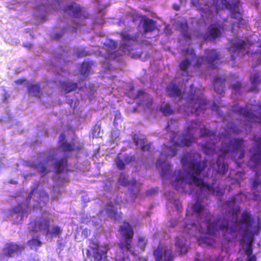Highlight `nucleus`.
I'll return each mask as SVG.
<instances>
[{"mask_svg":"<svg viewBox=\"0 0 261 261\" xmlns=\"http://www.w3.org/2000/svg\"><path fill=\"white\" fill-rule=\"evenodd\" d=\"M194 159H191L188 163V167L191 172L193 174L190 175L189 181L186 182L185 175L181 169L175 171L176 178L172 183L174 189L176 190L183 189L186 183L191 185L194 184L198 187L202 192H206L207 195H215V190L213 188V185L204 182L203 180L198 177L196 175L200 174L207 167V161L205 160L197 161L198 159H201L199 153L195 152L192 155Z\"/></svg>","mask_w":261,"mask_h":261,"instance_id":"nucleus-1","label":"nucleus"},{"mask_svg":"<svg viewBox=\"0 0 261 261\" xmlns=\"http://www.w3.org/2000/svg\"><path fill=\"white\" fill-rule=\"evenodd\" d=\"M56 149L51 148L48 150L45 160L37 162H33L30 164V166L36 169L38 172L45 175L50 171L51 164L49 162H53L56 173H60L64 171L68 172L70 170L68 169L67 156L64 155L56 158Z\"/></svg>","mask_w":261,"mask_h":261,"instance_id":"nucleus-2","label":"nucleus"},{"mask_svg":"<svg viewBox=\"0 0 261 261\" xmlns=\"http://www.w3.org/2000/svg\"><path fill=\"white\" fill-rule=\"evenodd\" d=\"M205 218L207 232L209 234H215L220 230L224 236L227 234L233 236L237 231V222L230 220L227 217H219L214 220L213 215L207 213Z\"/></svg>","mask_w":261,"mask_h":261,"instance_id":"nucleus-3","label":"nucleus"},{"mask_svg":"<svg viewBox=\"0 0 261 261\" xmlns=\"http://www.w3.org/2000/svg\"><path fill=\"white\" fill-rule=\"evenodd\" d=\"M122 43L119 49L124 54L134 58H138L141 56L140 54H134L132 51L139 43V34L138 32H134L130 30H125L120 33Z\"/></svg>","mask_w":261,"mask_h":261,"instance_id":"nucleus-4","label":"nucleus"},{"mask_svg":"<svg viewBox=\"0 0 261 261\" xmlns=\"http://www.w3.org/2000/svg\"><path fill=\"white\" fill-rule=\"evenodd\" d=\"M232 111L238 115H242L249 123L261 122V105L247 103L244 107L234 105Z\"/></svg>","mask_w":261,"mask_h":261,"instance_id":"nucleus-5","label":"nucleus"},{"mask_svg":"<svg viewBox=\"0 0 261 261\" xmlns=\"http://www.w3.org/2000/svg\"><path fill=\"white\" fill-rule=\"evenodd\" d=\"M246 141L243 138H231L228 143L223 144L221 149V155L224 158L229 153L236 155L239 153V158L243 159L245 154Z\"/></svg>","mask_w":261,"mask_h":261,"instance_id":"nucleus-6","label":"nucleus"},{"mask_svg":"<svg viewBox=\"0 0 261 261\" xmlns=\"http://www.w3.org/2000/svg\"><path fill=\"white\" fill-rule=\"evenodd\" d=\"M119 230L122 238V240L119 243L120 248L123 252L130 251L134 236L133 228L128 223H127L126 225L121 226Z\"/></svg>","mask_w":261,"mask_h":261,"instance_id":"nucleus-7","label":"nucleus"},{"mask_svg":"<svg viewBox=\"0 0 261 261\" xmlns=\"http://www.w3.org/2000/svg\"><path fill=\"white\" fill-rule=\"evenodd\" d=\"M50 220L48 218L38 217L30 223V228L32 231H45V234L49 233V227Z\"/></svg>","mask_w":261,"mask_h":261,"instance_id":"nucleus-8","label":"nucleus"},{"mask_svg":"<svg viewBox=\"0 0 261 261\" xmlns=\"http://www.w3.org/2000/svg\"><path fill=\"white\" fill-rule=\"evenodd\" d=\"M205 54L206 67L211 69L217 68L220 64V53L215 49H206Z\"/></svg>","mask_w":261,"mask_h":261,"instance_id":"nucleus-9","label":"nucleus"},{"mask_svg":"<svg viewBox=\"0 0 261 261\" xmlns=\"http://www.w3.org/2000/svg\"><path fill=\"white\" fill-rule=\"evenodd\" d=\"M23 250L24 248L21 245L13 242L7 243L3 248V253L7 257H12L20 255Z\"/></svg>","mask_w":261,"mask_h":261,"instance_id":"nucleus-10","label":"nucleus"},{"mask_svg":"<svg viewBox=\"0 0 261 261\" xmlns=\"http://www.w3.org/2000/svg\"><path fill=\"white\" fill-rule=\"evenodd\" d=\"M117 46V42L111 39L107 40L104 43L102 48L106 51L103 55L105 59H114L118 56L116 54Z\"/></svg>","mask_w":261,"mask_h":261,"instance_id":"nucleus-11","label":"nucleus"},{"mask_svg":"<svg viewBox=\"0 0 261 261\" xmlns=\"http://www.w3.org/2000/svg\"><path fill=\"white\" fill-rule=\"evenodd\" d=\"M153 254L155 261H172L173 254L171 250L164 249L162 247L158 246L154 249Z\"/></svg>","mask_w":261,"mask_h":261,"instance_id":"nucleus-12","label":"nucleus"},{"mask_svg":"<svg viewBox=\"0 0 261 261\" xmlns=\"http://www.w3.org/2000/svg\"><path fill=\"white\" fill-rule=\"evenodd\" d=\"M194 141V138L192 136H190L189 138H183L180 143H178L176 142L172 141L173 142V145L172 146H167V148L168 149V150L169 151V152L170 153V155L171 156H173L175 155L176 154V152L178 150V147L181 146H186V147H189L190 146L192 143Z\"/></svg>","mask_w":261,"mask_h":261,"instance_id":"nucleus-13","label":"nucleus"},{"mask_svg":"<svg viewBox=\"0 0 261 261\" xmlns=\"http://www.w3.org/2000/svg\"><path fill=\"white\" fill-rule=\"evenodd\" d=\"M223 8L226 9L231 11V17L232 18L237 19L240 22L243 20L241 14L238 10V2L230 4L227 0H221Z\"/></svg>","mask_w":261,"mask_h":261,"instance_id":"nucleus-14","label":"nucleus"},{"mask_svg":"<svg viewBox=\"0 0 261 261\" xmlns=\"http://www.w3.org/2000/svg\"><path fill=\"white\" fill-rule=\"evenodd\" d=\"M226 29L222 23L216 21L214 24H211L208 28V36L211 37L212 40H215L219 37L221 32H224Z\"/></svg>","mask_w":261,"mask_h":261,"instance_id":"nucleus-15","label":"nucleus"},{"mask_svg":"<svg viewBox=\"0 0 261 261\" xmlns=\"http://www.w3.org/2000/svg\"><path fill=\"white\" fill-rule=\"evenodd\" d=\"M64 11L75 18H79L83 16L82 8L79 5L75 3L67 5Z\"/></svg>","mask_w":261,"mask_h":261,"instance_id":"nucleus-16","label":"nucleus"},{"mask_svg":"<svg viewBox=\"0 0 261 261\" xmlns=\"http://www.w3.org/2000/svg\"><path fill=\"white\" fill-rule=\"evenodd\" d=\"M175 245L178 252L181 254H185L188 250L189 246L187 244V241L183 236L176 238Z\"/></svg>","mask_w":261,"mask_h":261,"instance_id":"nucleus-17","label":"nucleus"},{"mask_svg":"<svg viewBox=\"0 0 261 261\" xmlns=\"http://www.w3.org/2000/svg\"><path fill=\"white\" fill-rule=\"evenodd\" d=\"M106 209L108 215L115 220H119L121 219L122 213H118L117 210L114 208V205L112 201H108L106 204Z\"/></svg>","mask_w":261,"mask_h":261,"instance_id":"nucleus-18","label":"nucleus"},{"mask_svg":"<svg viewBox=\"0 0 261 261\" xmlns=\"http://www.w3.org/2000/svg\"><path fill=\"white\" fill-rule=\"evenodd\" d=\"M226 79L224 76L216 77L214 80V89L219 94L224 92L225 83Z\"/></svg>","mask_w":261,"mask_h":261,"instance_id":"nucleus-19","label":"nucleus"},{"mask_svg":"<svg viewBox=\"0 0 261 261\" xmlns=\"http://www.w3.org/2000/svg\"><path fill=\"white\" fill-rule=\"evenodd\" d=\"M27 91L29 95L40 97L42 94L41 89L38 83H30L27 86Z\"/></svg>","mask_w":261,"mask_h":261,"instance_id":"nucleus-20","label":"nucleus"},{"mask_svg":"<svg viewBox=\"0 0 261 261\" xmlns=\"http://www.w3.org/2000/svg\"><path fill=\"white\" fill-rule=\"evenodd\" d=\"M104 250H101L99 246L93 248L94 251V258L95 260L100 261L102 259L103 257H106L108 250H109V246L105 245Z\"/></svg>","mask_w":261,"mask_h":261,"instance_id":"nucleus-21","label":"nucleus"},{"mask_svg":"<svg viewBox=\"0 0 261 261\" xmlns=\"http://www.w3.org/2000/svg\"><path fill=\"white\" fill-rule=\"evenodd\" d=\"M60 147L64 151H80L83 147V145L75 146L74 142H63L60 144Z\"/></svg>","mask_w":261,"mask_h":261,"instance_id":"nucleus-22","label":"nucleus"},{"mask_svg":"<svg viewBox=\"0 0 261 261\" xmlns=\"http://www.w3.org/2000/svg\"><path fill=\"white\" fill-rule=\"evenodd\" d=\"M156 28L155 22L152 19L146 18L144 20L143 28L144 33L153 32Z\"/></svg>","mask_w":261,"mask_h":261,"instance_id":"nucleus-23","label":"nucleus"},{"mask_svg":"<svg viewBox=\"0 0 261 261\" xmlns=\"http://www.w3.org/2000/svg\"><path fill=\"white\" fill-rule=\"evenodd\" d=\"M168 94L172 97H180L181 96V90L175 84H170L166 89Z\"/></svg>","mask_w":261,"mask_h":261,"instance_id":"nucleus-24","label":"nucleus"},{"mask_svg":"<svg viewBox=\"0 0 261 261\" xmlns=\"http://www.w3.org/2000/svg\"><path fill=\"white\" fill-rule=\"evenodd\" d=\"M253 222V218L250 212L244 211L241 215V223L246 225V227H251Z\"/></svg>","mask_w":261,"mask_h":261,"instance_id":"nucleus-25","label":"nucleus"},{"mask_svg":"<svg viewBox=\"0 0 261 261\" xmlns=\"http://www.w3.org/2000/svg\"><path fill=\"white\" fill-rule=\"evenodd\" d=\"M61 85L66 93L75 91L78 88V84L76 83H71L69 82L63 81Z\"/></svg>","mask_w":261,"mask_h":261,"instance_id":"nucleus-26","label":"nucleus"},{"mask_svg":"<svg viewBox=\"0 0 261 261\" xmlns=\"http://www.w3.org/2000/svg\"><path fill=\"white\" fill-rule=\"evenodd\" d=\"M217 169L218 172L224 174L228 170V165L221 161L220 158H218L216 161Z\"/></svg>","mask_w":261,"mask_h":261,"instance_id":"nucleus-27","label":"nucleus"},{"mask_svg":"<svg viewBox=\"0 0 261 261\" xmlns=\"http://www.w3.org/2000/svg\"><path fill=\"white\" fill-rule=\"evenodd\" d=\"M190 54L191 55V58H195V62L194 65L195 68H199L201 67L204 63V58L203 56H197L193 49H192Z\"/></svg>","mask_w":261,"mask_h":261,"instance_id":"nucleus-28","label":"nucleus"},{"mask_svg":"<svg viewBox=\"0 0 261 261\" xmlns=\"http://www.w3.org/2000/svg\"><path fill=\"white\" fill-rule=\"evenodd\" d=\"M138 96L139 97L142 96L143 98H146L145 100H143L142 104L145 106L147 107H149L151 106L153 102L152 98L147 93L140 91L138 93Z\"/></svg>","mask_w":261,"mask_h":261,"instance_id":"nucleus-29","label":"nucleus"},{"mask_svg":"<svg viewBox=\"0 0 261 261\" xmlns=\"http://www.w3.org/2000/svg\"><path fill=\"white\" fill-rule=\"evenodd\" d=\"M188 100L189 101V102L190 103H191V104H193V103H194V104H195L197 101H198V108H197L196 109H197L198 108L205 109V108L203 107V105L206 104V100H200L199 101L198 97H196L194 94H189L188 95Z\"/></svg>","mask_w":261,"mask_h":261,"instance_id":"nucleus-30","label":"nucleus"},{"mask_svg":"<svg viewBox=\"0 0 261 261\" xmlns=\"http://www.w3.org/2000/svg\"><path fill=\"white\" fill-rule=\"evenodd\" d=\"M190 64H191V62L188 59H186L182 60L180 62V63L179 64V68H180V70L182 71H183V73H182L183 75H185V76L189 75V71H188V68L190 66Z\"/></svg>","mask_w":261,"mask_h":261,"instance_id":"nucleus-31","label":"nucleus"},{"mask_svg":"<svg viewBox=\"0 0 261 261\" xmlns=\"http://www.w3.org/2000/svg\"><path fill=\"white\" fill-rule=\"evenodd\" d=\"M250 81L253 86L259 84L261 83L260 73L259 72L252 73L250 76Z\"/></svg>","mask_w":261,"mask_h":261,"instance_id":"nucleus-32","label":"nucleus"},{"mask_svg":"<svg viewBox=\"0 0 261 261\" xmlns=\"http://www.w3.org/2000/svg\"><path fill=\"white\" fill-rule=\"evenodd\" d=\"M132 138L133 142L136 146L140 147L141 146L143 145V144L146 143V138H144V137H141L138 134H133Z\"/></svg>","mask_w":261,"mask_h":261,"instance_id":"nucleus-33","label":"nucleus"},{"mask_svg":"<svg viewBox=\"0 0 261 261\" xmlns=\"http://www.w3.org/2000/svg\"><path fill=\"white\" fill-rule=\"evenodd\" d=\"M62 231V229L58 225H54L51 228V231L49 230V233L45 234L46 236H49L50 238L58 236Z\"/></svg>","mask_w":261,"mask_h":261,"instance_id":"nucleus-34","label":"nucleus"},{"mask_svg":"<svg viewBox=\"0 0 261 261\" xmlns=\"http://www.w3.org/2000/svg\"><path fill=\"white\" fill-rule=\"evenodd\" d=\"M226 127L235 134H238L242 132V127L237 125L233 122H229Z\"/></svg>","mask_w":261,"mask_h":261,"instance_id":"nucleus-35","label":"nucleus"},{"mask_svg":"<svg viewBox=\"0 0 261 261\" xmlns=\"http://www.w3.org/2000/svg\"><path fill=\"white\" fill-rule=\"evenodd\" d=\"M39 203L43 202L44 204H47L49 201V195L44 190H41L39 193Z\"/></svg>","mask_w":261,"mask_h":261,"instance_id":"nucleus-36","label":"nucleus"},{"mask_svg":"<svg viewBox=\"0 0 261 261\" xmlns=\"http://www.w3.org/2000/svg\"><path fill=\"white\" fill-rule=\"evenodd\" d=\"M192 208L194 212L199 215L204 209V206L202 204L200 201L198 200L195 202Z\"/></svg>","mask_w":261,"mask_h":261,"instance_id":"nucleus-37","label":"nucleus"},{"mask_svg":"<svg viewBox=\"0 0 261 261\" xmlns=\"http://www.w3.org/2000/svg\"><path fill=\"white\" fill-rule=\"evenodd\" d=\"M251 189L256 190L257 188L261 185V179L258 177V173H256L255 177L251 179Z\"/></svg>","mask_w":261,"mask_h":261,"instance_id":"nucleus-38","label":"nucleus"},{"mask_svg":"<svg viewBox=\"0 0 261 261\" xmlns=\"http://www.w3.org/2000/svg\"><path fill=\"white\" fill-rule=\"evenodd\" d=\"M171 165L170 164H167L164 165L161 169L160 172L161 176L163 178L166 177L167 176L169 175L171 173Z\"/></svg>","mask_w":261,"mask_h":261,"instance_id":"nucleus-39","label":"nucleus"},{"mask_svg":"<svg viewBox=\"0 0 261 261\" xmlns=\"http://www.w3.org/2000/svg\"><path fill=\"white\" fill-rule=\"evenodd\" d=\"M251 161H252L255 166L261 165V153H254L251 156Z\"/></svg>","mask_w":261,"mask_h":261,"instance_id":"nucleus-40","label":"nucleus"},{"mask_svg":"<svg viewBox=\"0 0 261 261\" xmlns=\"http://www.w3.org/2000/svg\"><path fill=\"white\" fill-rule=\"evenodd\" d=\"M91 69V66L89 63L84 62L80 70V73L82 75H85L88 73Z\"/></svg>","mask_w":261,"mask_h":261,"instance_id":"nucleus-41","label":"nucleus"},{"mask_svg":"<svg viewBox=\"0 0 261 261\" xmlns=\"http://www.w3.org/2000/svg\"><path fill=\"white\" fill-rule=\"evenodd\" d=\"M200 133L201 137L213 136L214 138L216 136L215 133L207 129L205 126L200 129Z\"/></svg>","mask_w":261,"mask_h":261,"instance_id":"nucleus-42","label":"nucleus"},{"mask_svg":"<svg viewBox=\"0 0 261 261\" xmlns=\"http://www.w3.org/2000/svg\"><path fill=\"white\" fill-rule=\"evenodd\" d=\"M167 159V154L161 153L156 162V166L157 167H160L162 166L166 162V160Z\"/></svg>","mask_w":261,"mask_h":261,"instance_id":"nucleus-43","label":"nucleus"},{"mask_svg":"<svg viewBox=\"0 0 261 261\" xmlns=\"http://www.w3.org/2000/svg\"><path fill=\"white\" fill-rule=\"evenodd\" d=\"M28 244L31 247H36L41 246L42 243L37 238H32L30 241H28Z\"/></svg>","mask_w":261,"mask_h":261,"instance_id":"nucleus-44","label":"nucleus"},{"mask_svg":"<svg viewBox=\"0 0 261 261\" xmlns=\"http://www.w3.org/2000/svg\"><path fill=\"white\" fill-rule=\"evenodd\" d=\"M201 15L203 18L206 19L211 18L213 15L212 11L209 9V7L206 8L205 9H202L201 10Z\"/></svg>","mask_w":261,"mask_h":261,"instance_id":"nucleus-45","label":"nucleus"},{"mask_svg":"<svg viewBox=\"0 0 261 261\" xmlns=\"http://www.w3.org/2000/svg\"><path fill=\"white\" fill-rule=\"evenodd\" d=\"M118 183L124 187H126L129 185V181L127 180V176L123 174H121V176L118 180Z\"/></svg>","mask_w":261,"mask_h":261,"instance_id":"nucleus-46","label":"nucleus"},{"mask_svg":"<svg viewBox=\"0 0 261 261\" xmlns=\"http://www.w3.org/2000/svg\"><path fill=\"white\" fill-rule=\"evenodd\" d=\"M252 252L253 251L251 247L248 248L246 249L245 253L248 257L247 261H256V256L255 255H252Z\"/></svg>","mask_w":261,"mask_h":261,"instance_id":"nucleus-47","label":"nucleus"},{"mask_svg":"<svg viewBox=\"0 0 261 261\" xmlns=\"http://www.w3.org/2000/svg\"><path fill=\"white\" fill-rule=\"evenodd\" d=\"M76 56L78 58L84 57L88 55L85 48H79L76 50Z\"/></svg>","mask_w":261,"mask_h":261,"instance_id":"nucleus-48","label":"nucleus"},{"mask_svg":"<svg viewBox=\"0 0 261 261\" xmlns=\"http://www.w3.org/2000/svg\"><path fill=\"white\" fill-rule=\"evenodd\" d=\"M246 45L247 43L245 41L241 40L236 44L234 48L236 50L239 51L242 49L245 48Z\"/></svg>","mask_w":261,"mask_h":261,"instance_id":"nucleus-49","label":"nucleus"},{"mask_svg":"<svg viewBox=\"0 0 261 261\" xmlns=\"http://www.w3.org/2000/svg\"><path fill=\"white\" fill-rule=\"evenodd\" d=\"M12 212L14 214H18L20 213L23 214V210L22 209V204L19 203L18 205L13 207L12 210Z\"/></svg>","mask_w":261,"mask_h":261,"instance_id":"nucleus-50","label":"nucleus"},{"mask_svg":"<svg viewBox=\"0 0 261 261\" xmlns=\"http://www.w3.org/2000/svg\"><path fill=\"white\" fill-rule=\"evenodd\" d=\"M241 86V82L240 81H237L234 83L231 84L230 87L233 90L237 92L240 90Z\"/></svg>","mask_w":261,"mask_h":261,"instance_id":"nucleus-51","label":"nucleus"},{"mask_svg":"<svg viewBox=\"0 0 261 261\" xmlns=\"http://www.w3.org/2000/svg\"><path fill=\"white\" fill-rule=\"evenodd\" d=\"M162 112L165 116L172 114L173 112L169 104H166L162 109Z\"/></svg>","mask_w":261,"mask_h":261,"instance_id":"nucleus-52","label":"nucleus"},{"mask_svg":"<svg viewBox=\"0 0 261 261\" xmlns=\"http://www.w3.org/2000/svg\"><path fill=\"white\" fill-rule=\"evenodd\" d=\"M188 28V24L186 23L179 22L178 24V29L182 33H186L187 32Z\"/></svg>","mask_w":261,"mask_h":261,"instance_id":"nucleus-53","label":"nucleus"},{"mask_svg":"<svg viewBox=\"0 0 261 261\" xmlns=\"http://www.w3.org/2000/svg\"><path fill=\"white\" fill-rule=\"evenodd\" d=\"M152 144L151 143H144L140 146L141 150L144 151H150L151 148Z\"/></svg>","mask_w":261,"mask_h":261,"instance_id":"nucleus-54","label":"nucleus"},{"mask_svg":"<svg viewBox=\"0 0 261 261\" xmlns=\"http://www.w3.org/2000/svg\"><path fill=\"white\" fill-rule=\"evenodd\" d=\"M116 163L117 168H118L120 170L124 169L125 165L124 162L122 160L118 159L116 161Z\"/></svg>","mask_w":261,"mask_h":261,"instance_id":"nucleus-55","label":"nucleus"},{"mask_svg":"<svg viewBox=\"0 0 261 261\" xmlns=\"http://www.w3.org/2000/svg\"><path fill=\"white\" fill-rule=\"evenodd\" d=\"M158 189L157 188H151L147 190L146 192V195L147 196H152L153 195L156 194Z\"/></svg>","mask_w":261,"mask_h":261,"instance_id":"nucleus-56","label":"nucleus"},{"mask_svg":"<svg viewBox=\"0 0 261 261\" xmlns=\"http://www.w3.org/2000/svg\"><path fill=\"white\" fill-rule=\"evenodd\" d=\"M10 97V95L7 92H5L3 96V102L7 103L8 100Z\"/></svg>","mask_w":261,"mask_h":261,"instance_id":"nucleus-57","label":"nucleus"},{"mask_svg":"<svg viewBox=\"0 0 261 261\" xmlns=\"http://www.w3.org/2000/svg\"><path fill=\"white\" fill-rule=\"evenodd\" d=\"M26 81V80L24 79V78H21V79H17V80H16L15 81H14V83L17 84V85H21L24 82H25Z\"/></svg>","mask_w":261,"mask_h":261,"instance_id":"nucleus-58","label":"nucleus"},{"mask_svg":"<svg viewBox=\"0 0 261 261\" xmlns=\"http://www.w3.org/2000/svg\"><path fill=\"white\" fill-rule=\"evenodd\" d=\"M59 140H60V142H61V144L63 142H66V136L65 135V134L64 133H61L60 135V136H59Z\"/></svg>","mask_w":261,"mask_h":261,"instance_id":"nucleus-59","label":"nucleus"},{"mask_svg":"<svg viewBox=\"0 0 261 261\" xmlns=\"http://www.w3.org/2000/svg\"><path fill=\"white\" fill-rule=\"evenodd\" d=\"M35 190H36V188H33V189L31 190V191H30V193H29L28 196V197H27V198L28 199L30 200V199L32 198V195H33V194L34 192H35Z\"/></svg>","mask_w":261,"mask_h":261,"instance_id":"nucleus-60","label":"nucleus"},{"mask_svg":"<svg viewBox=\"0 0 261 261\" xmlns=\"http://www.w3.org/2000/svg\"><path fill=\"white\" fill-rule=\"evenodd\" d=\"M219 107L216 105H213L212 106V109L213 110H217V111H218V109H219Z\"/></svg>","mask_w":261,"mask_h":261,"instance_id":"nucleus-61","label":"nucleus"},{"mask_svg":"<svg viewBox=\"0 0 261 261\" xmlns=\"http://www.w3.org/2000/svg\"><path fill=\"white\" fill-rule=\"evenodd\" d=\"M25 47H27V48H31V47H32V44H30V43H28L27 44H24L23 45Z\"/></svg>","mask_w":261,"mask_h":261,"instance_id":"nucleus-62","label":"nucleus"},{"mask_svg":"<svg viewBox=\"0 0 261 261\" xmlns=\"http://www.w3.org/2000/svg\"><path fill=\"white\" fill-rule=\"evenodd\" d=\"M231 76L232 80H235L238 79V77L234 75H232Z\"/></svg>","mask_w":261,"mask_h":261,"instance_id":"nucleus-63","label":"nucleus"},{"mask_svg":"<svg viewBox=\"0 0 261 261\" xmlns=\"http://www.w3.org/2000/svg\"><path fill=\"white\" fill-rule=\"evenodd\" d=\"M9 183L10 184H14V185H16L17 184V181H9Z\"/></svg>","mask_w":261,"mask_h":261,"instance_id":"nucleus-64","label":"nucleus"}]
</instances>
